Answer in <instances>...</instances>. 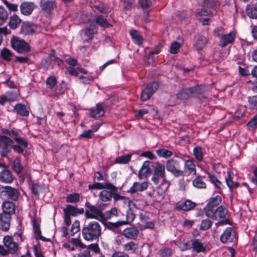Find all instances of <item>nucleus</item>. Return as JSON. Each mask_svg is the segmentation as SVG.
<instances>
[{
  "instance_id": "1",
  "label": "nucleus",
  "mask_w": 257,
  "mask_h": 257,
  "mask_svg": "<svg viewBox=\"0 0 257 257\" xmlns=\"http://www.w3.org/2000/svg\"><path fill=\"white\" fill-rule=\"evenodd\" d=\"M160 178L163 179V181L156 189L157 195L159 197L162 196L165 193L170 186V183L166 179L164 165L159 162H156L152 180L155 184L157 185L160 182Z\"/></svg>"
},
{
  "instance_id": "2",
  "label": "nucleus",
  "mask_w": 257,
  "mask_h": 257,
  "mask_svg": "<svg viewBox=\"0 0 257 257\" xmlns=\"http://www.w3.org/2000/svg\"><path fill=\"white\" fill-rule=\"evenodd\" d=\"M102 227L97 221H93L84 224L82 229V235L87 241L98 240L101 235Z\"/></svg>"
},
{
  "instance_id": "3",
  "label": "nucleus",
  "mask_w": 257,
  "mask_h": 257,
  "mask_svg": "<svg viewBox=\"0 0 257 257\" xmlns=\"http://www.w3.org/2000/svg\"><path fill=\"white\" fill-rule=\"evenodd\" d=\"M63 211L64 222L67 226L71 223V216H76L82 214L84 212L83 208H78L70 204L67 205L65 207H64Z\"/></svg>"
},
{
  "instance_id": "4",
  "label": "nucleus",
  "mask_w": 257,
  "mask_h": 257,
  "mask_svg": "<svg viewBox=\"0 0 257 257\" xmlns=\"http://www.w3.org/2000/svg\"><path fill=\"white\" fill-rule=\"evenodd\" d=\"M12 47L19 53H27L31 51V47L25 40L13 37L11 40Z\"/></svg>"
},
{
  "instance_id": "5",
  "label": "nucleus",
  "mask_w": 257,
  "mask_h": 257,
  "mask_svg": "<svg viewBox=\"0 0 257 257\" xmlns=\"http://www.w3.org/2000/svg\"><path fill=\"white\" fill-rule=\"evenodd\" d=\"M85 205L87 207L85 211L86 218L104 221L103 213L99 211L96 206L91 204L89 202H86Z\"/></svg>"
},
{
  "instance_id": "6",
  "label": "nucleus",
  "mask_w": 257,
  "mask_h": 257,
  "mask_svg": "<svg viewBox=\"0 0 257 257\" xmlns=\"http://www.w3.org/2000/svg\"><path fill=\"white\" fill-rule=\"evenodd\" d=\"M19 196L18 190L11 186H6L2 187L0 190V197L5 200H11L12 201L18 200Z\"/></svg>"
},
{
  "instance_id": "7",
  "label": "nucleus",
  "mask_w": 257,
  "mask_h": 257,
  "mask_svg": "<svg viewBox=\"0 0 257 257\" xmlns=\"http://www.w3.org/2000/svg\"><path fill=\"white\" fill-rule=\"evenodd\" d=\"M166 169L176 177L184 175L183 171L180 170V165L179 161L170 159L166 162Z\"/></svg>"
},
{
  "instance_id": "8",
  "label": "nucleus",
  "mask_w": 257,
  "mask_h": 257,
  "mask_svg": "<svg viewBox=\"0 0 257 257\" xmlns=\"http://www.w3.org/2000/svg\"><path fill=\"white\" fill-rule=\"evenodd\" d=\"M13 141L5 136H0V153L2 156H6L11 151Z\"/></svg>"
},
{
  "instance_id": "9",
  "label": "nucleus",
  "mask_w": 257,
  "mask_h": 257,
  "mask_svg": "<svg viewBox=\"0 0 257 257\" xmlns=\"http://www.w3.org/2000/svg\"><path fill=\"white\" fill-rule=\"evenodd\" d=\"M221 202V197L220 196H216L214 197L210 198L207 205L204 207V211L207 216H211L213 215V211L215 209L217 208Z\"/></svg>"
},
{
  "instance_id": "10",
  "label": "nucleus",
  "mask_w": 257,
  "mask_h": 257,
  "mask_svg": "<svg viewBox=\"0 0 257 257\" xmlns=\"http://www.w3.org/2000/svg\"><path fill=\"white\" fill-rule=\"evenodd\" d=\"M237 240L236 233L232 227L226 228L220 237V241L223 243L235 242Z\"/></svg>"
},
{
  "instance_id": "11",
  "label": "nucleus",
  "mask_w": 257,
  "mask_h": 257,
  "mask_svg": "<svg viewBox=\"0 0 257 257\" xmlns=\"http://www.w3.org/2000/svg\"><path fill=\"white\" fill-rule=\"evenodd\" d=\"M158 87L159 84L156 82L148 84L142 92L141 96L142 101H145L149 99Z\"/></svg>"
},
{
  "instance_id": "12",
  "label": "nucleus",
  "mask_w": 257,
  "mask_h": 257,
  "mask_svg": "<svg viewBox=\"0 0 257 257\" xmlns=\"http://www.w3.org/2000/svg\"><path fill=\"white\" fill-rule=\"evenodd\" d=\"M4 244L5 246L7 248L9 253H15L17 252L18 244L17 242L14 241L12 237L10 236H6L3 239Z\"/></svg>"
},
{
  "instance_id": "13",
  "label": "nucleus",
  "mask_w": 257,
  "mask_h": 257,
  "mask_svg": "<svg viewBox=\"0 0 257 257\" xmlns=\"http://www.w3.org/2000/svg\"><path fill=\"white\" fill-rule=\"evenodd\" d=\"M125 216H126L125 220L117 221L115 223H113L114 226L115 227H118V226H121L122 225L126 224L127 223H130L134 221V220L135 219V218L136 217V215L134 213V210L130 207V205L128 206V207L126 210Z\"/></svg>"
},
{
  "instance_id": "14",
  "label": "nucleus",
  "mask_w": 257,
  "mask_h": 257,
  "mask_svg": "<svg viewBox=\"0 0 257 257\" xmlns=\"http://www.w3.org/2000/svg\"><path fill=\"white\" fill-rule=\"evenodd\" d=\"M40 6L42 11L47 14H51L57 8V3L55 1L43 0L40 1Z\"/></svg>"
},
{
  "instance_id": "15",
  "label": "nucleus",
  "mask_w": 257,
  "mask_h": 257,
  "mask_svg": "<svg viewBox=\"0 0 257 257\" xmlns=\"http://www.w3.org/2000/svg\"><path fill=\"white\" fill-rule=\"evenodd\" d=\"M154 163L150 161H146L144 162L139 172V177L140 179L146 178L151 174V167H153Z\"/></svg>"
},
{
  "instance_id": "16",
  "label": "nucleus",
  "mask_w": 257,
  "mask_h": 257,
  "mask_svg": "<svg viewBox=\"0 0 257 257\" xmlns=\"http://www.w3.org/2000/svg\"><path fill=\"white\" fill-rule=\"evenodd\" d=\"M11 216L5 213L0 214V229L4 231L9 230L11 225Z\"/></svg>"
},
{
  "instance_id": "17",
  "label": "nucleus",
  "mask_w": 257,
  "mask_h": 257,
  "mask_svg": "<svg viewBox=\"0 0 257 257\" xmlns=\"http://www.w3.org/2000/svg\"><path fill=\"white\" fill-rule=\"evenodd\" d=\"M36 7L32 2H23L20 6V10L22 14L25 16L30 15Z\"/></svg>"
},
{
  "instance_id": "18",
  "label": "nucleus",
  "mask_w": 257,
  "mask_h": 257,
  "mask_svg": "<svg viewBox=\"0 0 257 257\" xmlns=\"http://www.w3.org/2000/svg\"><path fill=\"white\" fill-rule=\"evenodd\" d=\"M192 243V249L196 253L204 252L206 251V245L202 243L199 239H193L190 240Z\"/></svg>"
},
{
  "instance_id": "19",
  "label": "nucleus",
  "mask_w": 257,
  "mask_h": 257,
  "mask_svg": "<svg viewBox=\"0 0 257 257\" xmlns=\"http://www.w3.org/2000/svg\"><path fill=\"white\" fill-rule=\"evenodd\" d=\"M37 26L30 22H24L21 27V32L25 35H32L35 33Z\"/></svg>"
},
{
  "instance_id": "20",
  "label": "nucleus",
  "mask_w": 257,
  "mask_h": 257,
  "mask_svg": "<svg viewBox=\"0 0 257 257\" xmlns=\"http://www.w3.org/2000/svg\"><path fill=\"white\" fill-rule=\"evenodd\" d=\"M235 38V33L231 32L227 34L223 35L221 36L219 45L221 47H224L229 44L232 43Z\"/></svg>"
},
{
  "instance_id": "21",
  "label": "nucleus",
  "mask_w": 257,
  "mask_h": 257,
  "mask_svg": "<svg viewBox=\"0 0 257 257\" xmlns=\"http://www.w3.org/2000/svg\"><path fill=\"white\" fill-rule=\"evenodd\" d=\"M196 206V203L190 200H186L183 202H178L176 208L178 210L189 211Z\"/></svg>"
},
{
  "instance_id": "22",
  "label": "nucleus",
  "mask_w": 257,
  "mask_h": 257,
  "mask_svg": "<svg viewBox=\"0 0 257 257\" xmlns=\"http://www.w3.org/2000/svg\"><path fill=\"white\" fill-rule=\"evenodd\" d=\"M89 189H111L115 190L116 186L109 182H106L104 183L96 182L93 184L88 185Z\"/></svg>"
},
{
  "instance_id": "23",
  "label": "nucleus",
  "mask_w": 257,
  "mask_h": 257,
  "mask_svg": "<svg viewBox=\"0 0 257 257\" xmlns=\"http://www.w3.org/2000/svg\"><path fill=\"white\" fill-rule=\"evenodd\" d=\"M228 211L227 209L223 206L220 205L217 208L215 209V210L213 211V215L211 216H207L209 218L213 219H217V218H224L227 214Z\"/></svg>"
},
{
  "instance_id": "24",
  "label": "nucleus",
  "mask_w": 257,
  "mask_h": 257,
  "mask_svg": "<svg viewBox=\"0 0 257 257\" xmlns=\"http://www.w3.org/2000/svg\"><path fill=\"white\" fill-rule=\"evenodd\" d=\"M148 187V183L147 182L142 183L135 182L127 192L131 193H134L138 191L142 192L146 190Z\"/></svg>"
},
{
  "instance_id": "25",
  "label": "nucleus",
  "mask_w": 257,
  "mask_h": 257,
  "mask_svg": "<svg viewBox=\"0 0 257 257\" xmlns=\"http://www.w3.org/2000/svg\"><path fill=\"white\" fill-rule=\"evenodd\" d=\"M139 233V230L135 227H127L123 230V235L127 238L135 239Z\"/></svg>"
},
{
  "instance_id": "26",
  "label": "nucleus",
  "mask_w": 257,
  "mask_h": 257,
  "mask_svg": "<svg viewBox=\"0 0 257 257\" xmlns=\"http://www.w3.org/2000/svg\"><path fill=\"white\" fill-rule=\"evenodd\" d=\"M245 12L247 16L250 19H257V3H250L246 6Z\"/></svg>"
},
{
  "instance_id": "27",
  "label": "nucleus",
  "mask_w": 257,
  "mask_h": 257,
  "mask_svg": "<svg viewBox=\"0 0 257 257\" xmlns=\"http://www.w3.org/2000/svg\"><path fill=\"white\" fill-rule=\"evenodd\" d=\"M104 189L99 193V198L100 199L103 201L106 202L108 201H110L111 200L113 196V191H117L118 188L116 187V189L115 190H112L111 189Z\"/></svg>"
},
{
  "instance_id": "28",
  "label": "nucleus",
  "mask_w": 257,
  "mask_h": 257,
  "mask_svg": "<svg viewBox=\"0 0 257 257\" xmlns=\"http://www.w3.org/2000/svg\"><path fill=\"white\" fill-rule=\"evenodd\" d=\"M90 115L92 117L97 118L103 116L104 114L102 104H97L95 107L90 109Z\"/></svg>"
},
{
  "instance_id": "29",
  "label": "nucleus",
  "mask_w": 257,
  "mask_h": 257,
  "mask_svg": "<svg viewBox=\"0 0 257 257\" xmlns=\"http://www.w3.org/2000/svg\"><path fill=\"white\" fill-rule=\"evenodd\" d=\"M12 172L9 170H4L0 172V181L5 183H11L13 181Z\"/></svg>"
},
{
  "instance_id": "30",
  "label": "nucleus",
  "mask_w": 257,
  "mask_h": 257,
  "mask_svg": "<svg viewBox=\"0 0 257 257\" xmlns=\"http://www.w3.org/2000/svg\"><path fill=\"white\" fill-rule=\"evenodd\" d=\"M3 213L10 216L15 211V206L12 202L5 201L2 205Z\"/></svg>"
},
{
  "instance_id": "31",
  "label": "nucleus",
  "mask_w": 257,
  "mask_h": 257,
  "mask_svg": "<svg viewBox=\"0 0 257 257\" xmlns=\"http://www.w3.org/2000/svg\"><path fill=\"white\" fill-rule=\"evenodd\" d=\"M122 248L124 251L133 253H136L139 251L138 244L133 241H129L128 242L122 245Z\"/></svg>"
},
{
  "instance_id": "32",
  "label": "nucleus",
  "mask_w": 257,
  "mask_h": 257,
  "mask_svg": "<svg viewBox=\"0 0 257 257\" xmlns=\"http://www.w3.org/2000/svg\"><path fill=\"white\" fill-rule=\"evenodd\" d=\"M184 167L185 171L187 172V176L196 175V166L194 162L192 160H187L185 162Z\"/></svg>"
},
{
  "instance_id": "33",
  "label": "nucleus",
  "mask_w": 257,
  "mask_h": 257,
  "mask_svg": "<svg viewBox=\"0 0 257 257\" xmlns=\"http://www.w3.org/2000/svg\"><path fill=\"white\" fill-rule=\"evenodd\" d=\"M205 177L198 175L193 181V186L197 189H206V184L204 181Z\"/></svg>"
},
{
  "instance_id": "34",
  "label": "nucleus",
  "mask_w": 257,
  "mask_h": 257,
  "mask_svg": "<svg viewBox=\"0 0 257 257\" xmlns=\"http://www.w3.org/2000/svg\"><path fill=\"white\" fill-rule=\"evenodd\" d=\"M191 97L190 87L182 88L179 90L176 94V98L179 100H185Z\"/></svg>"
},
{
  "instance_id": "35",
  "label": "nucleus",
  "mask_w": 257,
  "mask_h": 257,
  "mask_svg": "<svg viewBox=\"0 0 257 257\" xmlns=\"http://www.w3.org/2000/svg\"><path fill=\"white\" fill-rule=\"evenodd\" d=\"M21 22L22 20L16 14H14L10 18L9 26L11 29H15L19 27Z\"/></svg>"
},
{
  "instance_id": "36",
  "label": "nucleus",
  "mask_w": 257,
  "mask_h": 257,
  "mask_svg": "<svg viewBox=\"0 0 257 257\" xmlns=\"http://www.w3.org/2000/svg\"><path fill=\"white\" fill-rule=\"evenodd\" d=\"M205 87L203 85H198L190 87L191 97H198L204 92Z\"/></svg>"
},
{
  "instance_id": "37",
  "label": "nucleus",
  "mask_w": 257,
  "mask_h": 257,
  "mask_svg": "<svg viewBox=\"0 0 257 257\" xmlns=\"http://www.w3.org/2000/svg\"><path fill=\"white\" fill-rule=\"evenodd\" d=\"M33 226L35 234V238L36 239H40L43 241H46V238L41 235V231L40 227V225L36 221L35 219L33 220Z\"/></svg>"
},
{
  "instance_id": "38",
  "label": "nucleus",
  "mask_w": 257,
  "mask_h": 257,
  "mask_svg": "<svg viewBox=\"0 0 257 257\" xmlns=\"http://www.w3.org/2000/svg\"><path fill=\"white\" fill-rule=\"evenodd\" d=\"M14 109L17 113L23 116H28L29 115V112L27 110L26 106L22 103L17 104Z\"/></svg>"
},
{
  "instance_id": "39",
  "label": "nucleus",
  "mask_w": 257,
  "mask_h": 257,
  "mask_svg": "<svg viewBox=\"0 0 257 257\" xmlns=\"http://www.w3.org/2000/svg\"><path fill=\"white\" fill-rule=\"evenodd\" d=\"M130 35L136 44L138 45L142 44L143 38L138 31L136 30H132L130 31Z\"/></svg>"
},
{
  "instance_id": "40",
  "label": "nucleus",
  "mask_w": 257,
  "mask_h": 257,
  "mask_svg": "<svg viewBox=\"0 0 257 257\" xmlns=\"http://www.w3.org/2000/svg\"><path fill=\"white\" fill-rule=\"evenodd\" d=\"M79 201L80 195L77 193L69 194L66 197V201L67 203H77Z\"/></svg>"
},
{
  "instance_id": "41",
  "label": "nucleus",
  "mask_w": 257,
  "mask_h": 257,
  "mask_svg": "<svg viewBox=\"0 0 257 257\" xmlns=\"http://www.w3.org/2000/svg\"><path fill=\"white\" fill-rule=\"evenodd\" d=\"M12 169L17 174H20L22 172L23 167L21 164V160L19 158L17 157L14 160Z\"/></svg>"
},
{
  "instance_id": "42",
  "label": "nucleus",
  "mask_w": 257,
  "mask_h": 257,
  "mask_svg": "<svg viewBox=\"0 0 257 257\" xmlns=\"http://www.w3.org/2000/svg\"><path fill=\"white\" fill-rule=\"evenodd\" d=\"M207 43V41L205 37L199 36L197 39L195 46L198 51H200L203 49Z\"/></svg>"
},
{
  "instance_id": "43",
  "label": "nucleus",
  "mask_w": 257,
  "mask_h": 257,
  "mask_svg": "<svg viewBox=\"0 0 257 257\" xmlns=\"http://www.w3.org/2000/svg\"><path fill=\"white\" fill-rule=\"evenodd\" d=\"M131 154L119 156L115 158L114 162L116 164H127L131 161Z\"/></svg>"
},
{
  "instance_id": "44",
  "label": "nucleus",
  "mask_w": 257,
  "mask_h": 257,
  "mask_svg": "<svg viewBox=\"0 0 257 257\" xmlns=\"http://www.w3.org/2000/svg\"><path fill=\"white\" fill-rule=\"evenodd\" d=\"M118 215V210L116 207L112 208L110 210H108L103 213L104 221L110 219L113 216Z\"/></svg>"
},
{
  "instance_id": "45",
  "label": "nucleus",
  "mask_w": 257,
  "mask_h": 257,
  "mask_svg": "<svg viewBox=\"0 0 257 257\" xmlns=\"http://www.w3.org/2000/svg\"><path fill=\"white\" fill-rule=\"evenodd\" d=\"M156 152L159 157L165 158H168L173 155L171 151L165 149H159Z\"/></svg>"
},
{
  "instance_id": "46",
  "label": "nucleus",
  "mask_w": 257,
  "mask_h": 257,
  "mask_svg": "<svg viewBox=\"0 0 257 257\" xmlns=\"http://www.w3.org/2000/svg\"><path fill=\"white\" fill-rule=\"evenodd\" d=\"M9 14L5 8L0 6V26L6 22L8 19Z\"/></svg>"
},
{
  "instance_id": "47",
  "label": "nucleus",
  "mask_w": 257,
  "mask_h": 257,
  "mask_svg": "<svg viewBox=\"0 0 257 257\" xmlns=\"http://www.w3.org/2000/svg\"><path fill=\"white\" fill-rule=\"evenodd\" d=\"M95 22L101 27L104 28H108L110 26L107 20L104 18L102 15H99L96 17Z\"/></svg>"
},
{
  "instance_id": "48",
  "label": "nucleus",
  "mask_w": 257,
  "mask_h": 257,
  "mask_svg": "<svg viewBox=\"0 0 257 257\" xmlns=\"http://www.w3.org/2000/svg\"><path fill=\"white\" fill-rule=\"evenodd\" d=\"M212 221L209 219H205L202 220L199 229L203 231H206L210 229L212 226Z\"/></svg>"
},
{
  "instance_id": "49",
  "label": "nucleus",
  "mask_w": 257,
  "mask_h": 257,
  "mask_svg": "<svg viewBox=\"0 0 257 257\" xmlns=\"http://www.w3.org/2000/svg\"><path fill=\"white\" fill-rule=\"evenodd\" d=\"M1 56L3 60L10 61L12 59L13 53L9 49L5 48L2 50Z\"/></svg>"
},
{
  "instance_id": "50",
  "label": "nucleus",
  "mask_w": 257,
  "mask_h": 257,
  "mask_svg": "<svg viewBox=\"0 0 257 257\" xmlns=\"http://www.w3.org/2000/svg\"><path fill=\"white\" fill-rule=\"evenodd\" d=\"M228 177L226 178V182L227 186L230 188H236L238 186L239 183L237 182H233L232 180V176L231 172L228 171L227 172Z\"/></svg>"
},
{
  "instance_id": "51",
  "label": "nucleus",
  "mask_w": 257,
  "mask_h": 257,
  "mask_svg": "<svg viewBox=\"0 0 257 257\" xmlns=\"http://www.w3.org/2000/svg\"><path fill=\"white\" fill-rule=\"evenodd\" d=\"M83 37L86 41H88L92 39L94 31L92 28H87L83 31Z\"/></svg>"
},
{
  "instance_id": "52",
  "label": "nucleus",
  "mask_w": 257,
  "mask_h": 257,
  "mask_svg": "<svg viewBox=\"0 0 257 257\" xmlns=\"http://www.w3.org/2000/svg\"><path fill=\"white\" fill-rule=\"evenodd\" d=\"M12 93H8L6 95H3L0 97V104L4 105L6 102L14 101L16 98V96H11Z\"/></svg>"
},
{
  "instance_id": "53",
  "label": "nucleus",
  "mask_w": 257,
  "mask_h": 257,
  "mask_svg": "<svg viewBox=\"0 0 257 257\" xmlns=\"http://www.w3.org/2000/svg\"><path fill=\"white\" fill-rule=\"evenodd\" d=\"M209 181L214 185V186L218 188H220L221 182L216 178V177L213 174L207 173Z\"/></svg>"
},
{
  "instance_id": "54",
  "label": "nucleus",
  "mask_w": 257,
  "mask_h": 257,
  "mask_svg": "<svg viewBox=\"0 0 257 257\" xmlns=\"http://www.w3.org/2000/svg\"><path fill=\"white\" fill-rule=\"evenodd\" d=\"M53 52H55V51H52V53L49 55V56L46 59L44 64V67L47 69L53 68L52 61L53 60Z\"/></svg>"
},
{
  "instance_id": "55",
  "label": "nucleus",
  "mask_w": 257,
  "mask_h": 257,
  "mask_svg": "<svg viewBox=\"0 0 257 257\" xmlns=\"http://www.w3.org/2000/svg\"><path fill=\"white\" fill-rule=\"evenodd\" d=\"M193 153L195 158L199 162L203 159L202 149L200 147H196L193 150Z\"/></svg>"
},
{
  "instance_id": "56",
  "label": "nucleus",
  "mask_w": 257,
  "mask_h": 257,
  "mask_svg": "<svg viewBox=\"0 0 257 257\" xmlns=\"http://www.w3.org/2000/svg\"><path fill=\"white\" fill-rule=\"evenodd\" d=\"M80 221L79 220H75L72 224L70 230L71 235H74L76 233L80 230Z\"/></svg>"
},
{
  "instance_id": "57",
  "label": "nucleus",
  "mask_w": 257,
  "mask_h": 257,
  "mask_svg": "<svg viewBox=\"0 0 257 257\" xmlns=\"http://www.w3.org/2000/svg\"><path fill=\"white\" fill-rule=\"evenodd\" d=\"M46 84L52 89L57 84V79L54 76L49 77L46 80Z\"/></svg>"
},
{
  "instance_id": "58",
  "label": "nucleus",
  "mask_w": 257,
  "mask_h": 257,
  "mask_svg": "<svg viewBox=\"0 0 257 257\" xmlns=\"http://www.w3.org/2000/svg\"><path fill=\"white\" fill-rule=\"evenodd\" d=\"M248 102L251 108H257V95L249 97Z\"/></svg>"
},
{
  "instance_id": "59",
  "label": "nucleus",
  "mask_w": 257,
  "mask_h": 257,
  "mask_svg": "<svg viewBox=\"0 0 257 257\" xmlns=\"http://www.w3.org/2000/svg\"><path fill=\"white\" fill-rule=\"evenodd\" d=\"M42 189L43 188L42 186L38 184H33L31 187L32 193L37 196L39 195V193L42 190Z\"/></svg>"
},
{
  "instance_id": "60",
  "label": "nucleus",
  "mask_w": 257,
  "mask_h": 257,
  "mask_svg": "<svg viewBox=\"0 0 257 257\" xmlns=\"http://www.w3.org/2000/svg\"><path fill=\"white\" fill-rule=\"evenodd\" d=\"M3 2L10 11L16 12L18 11V6L17 5L10 3L7 0H3Z\"/></svg>"
},
{
  "instance_id": "61",
  "label": "nucleus",
  "mask_w": 257,
  "mask_h": 257,
  "mask_svg": "<svg viewBox=\"0 0 257 257\" xmlns=\"http://www.w3.org/2000/svg\"><path fill=\"white\" fill-rule=\"evenodd\" d=\"M181 45L179 43L177 42H174L170 47V53L171 54H177L179 51V49Z\"/></svg>"
},
{
  "instance_id": "62",
  "label": "nucleus",
  "mask_w": 257,
  "mask_h": 257,
  "mask_svg": "<svg viewBox=\"0 0 257 257\" xmlns=\"http://www.w3.org/2000/svg\"><path fill=\"white\" fill-rule=\"evenodd\" d=\"M154 0H139V3L143 9L149 8L153 4Z\"/></svg>"
},
{
  "instance_id": "63",
  "label": "nucleus",
  "mask_w": 257,
  "mask_h": 257,
  "mask_svg": "<svg viewBox=\"0 0 257 257\" xmlns=\"http://www.w3.org/2000/svg\"><path fill=\"white\" fill-rule=\"evenodd\" d=\"M94 134L93 133V131L88 130L86 131L83 132L81 134H80L79 136V138H83L86 139H89L92 138Z\"/></svg>"
},
{
  "instance_id": "64",
  "label": "nucleus",
  "mask_w": 257,
  "mask_h": 257,
  "mask_svg": "<svg viewBox=\"0 0 257 257\" xmlns=\"http://www.w3.org/2000/svg\"><path fill=\"white\" fill-rule=\"evenodd\" d=\"M160 255L162 257H170L172 255V250L170 248H165L160 250Z\"/></svg>"
}]
</instances>
